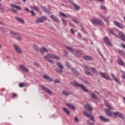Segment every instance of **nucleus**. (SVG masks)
<instances>
[{"instance_id":"obj_46","label":"nucleus","mask_w":125,"mask_h":125,"mask_svg":"<svg viewBox=\"0 0 125 125\" xmlns=\"http://www.w3.org/2000/svg\"><path fill=\"white\" fill-rule=\"evenodd\" d=\"M86 123L88 125H94V124H93V123H92L91 122H89V121H88V120L86 121Z\"/></svg>"},{"instance_id":"obj_63","label":"nucleus","mask_w":125,"mask_h":125,"mask_svg":"<svg viewBox=\"0 0 125 125\" xmlns=\"http://www.w3.org/2000/svg\"><path fill=\"white\" fill-rule=\"evenodd\" d=\"M13 96L14 97H16V96H17V94H14L13 95Z\"/></svg>"},{"instance_id":"obj_17","label":"nucleus","mask_w":125,"mask_h":125,"mask_svg":"<svg viewBox=\"0 0 125 125\" xmlns=\"http://www.w3.org/2000/svg\"><path fill=\"white\" fill-rule=\"evenodd\" d=\"M100 16L101 17L102 19L104 20L106 23H109V17H106L104 15L102 14H99Z\"/></svg>"},{"instance_id":"obj_8","label":"nucleus","mask_w":125,"mask_h":125,"mask_svg":"<svg viewBox=\"0 0 125 125\" xmlns=\"http://www.w3.org/2000/svg\"><path fill=\"white\" fill-rule=\"evenodd\" d=\"M10 33L11 35H12V36L15 38V39L17 40V41H21L22 40V37L20 34L12 31H11Z\"/></svg>"},{"instance_id":"obj_29","label":"nucleus","mask_w":125,"mask_h":125,"mask_svg":"<svg viewBox=\"0 0 125 125\" xmlns=\"http://www.w3.org/2000/svg\"><path fill=\"white\" fill-rule=\"evenodd\" d=\"M20 68L23 71V72H29V70L27 69L26 67H25L24 66L22 65H20Z\"/></svg>"},{"instance_id":"obj_64","label":"nucleus","mask_w":125,"mask_h":125,"mask_svg":"<svg viewBox=\"0 0 125 125\" xmlns=\"http://www.w3.org/2000/svg\"><path fill=\"white\" fill-rule=\"evenodd\" d=\"M6 58L7 59H10V57H9V56H7V57H6Z\"/></svg>"},{"instance_id":"obj_18","label":"nucleus","mask_w":125,"mask_h":125,"mask_svg":"<svg viewBox=\"0 0 125 125\" xmlns=\"http://www.w3.org/2000/svg\"><path fill=\"white\" fill-rule=\"evenodd\" d=\"M100 120L102 121V122H104V123H107L108 122L110 121V120L109 119L105 118L104 117L100 115L99 117Z\"/></svg>"},{"instance_id":"obj_28","label":"nucleus","mask_w":125,"mask_h":125,"mask_svg":"<svg viewBox=\"0 0 125 125\" xmlns=\"http://www.w3.org/2000/svg\"><path fill=\"white\" fill-rule=\"evenodd\" d=\"M11 7H12V8H16V9H18V10H21V7L20 6L16 5L14 4H11Z\"/></svg>"},{"instance_id":"obj_44","label":"nucleus","mask_w":125,"mask_h":125,"mask_svg":"<svg viewBox=\"0 0 125 125\" xmlns=\"http://www.w3.org/2000/svg\"><path fill=\"white\" fill-rule=\"evenodd\" d=\"M118 52L119 54H121V55H124L125 54V52L121 50H119Z\"/></svg>"},{"instance_id":"obj_23","label":"nucleus","mask_w":125,"mask_h":125,"mask_svg":"<svg viewBox=\"0 0 125 125\" xmlns=\"http://www.w3.org/2000/svg\"><path fill=\"white\" fill-rule=\"evenodd\" d=\"M66 106L68 107L71 110H73V111H75V110H76V107L69 103L66 104Z\"/></svg>"},{"instance_id":"obj_47","label":"nucleus","mask_w":125,"mask_h":125,"mask_svg":"<svg viewBox=\"0 0 125 125\" xmlns=\"http://www.w3.org/2000/svg\"><path fill=\"white\" fill-rule=\"evenodd\" d=\"M98 52L99 54H100V55L101 56V57H102V58H103L104 59V56L102 54V53H101V52H100V51H98Z\"/></svg>"},{"instance_id":"obj_26","label":"nucleus","mask_w":125,"mask_h":125,"mask_svg":"<svg viewBox=\"0 0 125 125\" xmlns=\"http://www.w3.org/2000/svg\"><path fill=\"white\" fill-rule=\"evenodd\" d=\"M83 59L86 60V61H90L92 59L90 56H83Z\"/></svg>"},{"instance_id":"obj_21","label":"nucleus","mask_w":125,"mask_h":125,"mask_svg":"<svg viewBox=\"0 0 125 125\" xmlns=\"http://www.w3.org/2000/svg\"><path fill=\"white\" fill-rule=\"evenodd\" d=\"M91 70L92 71L93 74H94L96 76H98V71L96 70V68L93 67H91L90 68Z\"/></svg>"},{"instance_id":"obj_27","label":"nucleus","mask_w":125,"mask_h":125,"mask_svg":"<svg viewBox=\"0 0 125 125\" xmlns=\"http://www.w3.org/2000/svg\"><path fill=\"white\" fill-rule=\"evenodd\" d=\"M114 23L115 24V25H116V26H117L119 28H121V29H123V25H122V24H121V23L117 21H114Z\"/></svg>"},{"instance_id":"obj_19","label":"nucleus","mask_w":125,"mask_h":125,"mask_svg":"<svg viewBox=\"0 0 125 125\" xmlns=\"http://www.w3.org/2000/svg\"><path fill=\"white\" fill-rule=\"evenodd\" d=\"M62 94L65 96H69V95H72V94H73V92L70 91H63L62 92Z\"/></svg>"},{"instance_id":"obj_50","label":"nucleus","mask_w":125,"mask_h":125,"mask_svg":"<svg viewBox=\"0 0 125 125\" xmlns=\"http://www.w3.org/2000/svg\"><path fill=\"white\" fill-rule=\"evenodd\" d=\"M34 65L36 66V67H40V64L38 63L37 62H35Z\"/></svg>"},{"instance_id":"obj_61","label":"nucleus","mask_w":125,"mask_h":125,"mask_svg":"<svg viewBox=\"0 0 125 125\" xmlns=\"http://www.w3.org/2000/svg\"><path fill=\"white\" fill-rule=\"evenodd\" d=\"M25 10H26V11H28V12H29V13H30V12L31 11H29V9H28V8H25Z\"/></svg>"},{"instance_id":"obj_7","label":"nucleus","mask_w":125,"mask_h":125,"mask_svg":"<svg viewBox=\"0 0 125 125\" xmlns=\"http://www.w3.org/2000/svg\"><path fill=\"white\" fill-rule=\"evenodd\" d=\"M92 24H95L96 25H100V26H102L104 24V22L102 20L98 19H93L90 20Z\"/></svg>"},{"instance_id":"obj_1","label":"nucleus","mask_w":125,"mask_h":125,"mask_svg":"<svg viewBox=\"0 0 125 125\" xmlns=\"http://www.w3.org/2000/svg\"><path fill=\"white\" fill-rule=\"evenodd\" d=\"M84 108L86 111H87V112H84L83 115L87 118H90V121H92V122L95 123V120H94V117H93L92 112V111H93V108L91 107V105L89 104H85L84 106Z\"/></svg>"},{"instance_id":"obj_6","label":"nucleus","mask_w":125,"mask_h":125,"mask_svg":"<svg viewBox=\"0 0 125 125\" xmlns=\"http://www.w3.org/2000/svg\"><path fill=\"white\" fill-rule=\"evenodd\" d=\"M56 64L57 66V67L59 68V69H55V71L58 74H60V73H63L64 71L63 70V69H64V66L61 64V63L57 62H56Z\"/></svg>"},{"instance_id":"obj_4","label":"nucleus","mask_w":125,"mask_h":125,"mask_svg":"<svg viewBox=\"0 0 125 125\" xmlns=\"http://www.w3.org/2000/svg\"><path fill=\"white\" fill-rule=\"evenodd\" d=\"M109 32L111 34V35H113V36H115L116 38H118V39H121V40H122L123 42H125V33L123 32H122L121 31L119 32L118 35L119 36L115 33H114V31H113V30L109 29Z\"/></svg>"},{"instance_id":"obj_15","label":"nucleus","mask_w":125,"mask_h":125,"mask_svg":"<svg viewBox=\"0 0 125 125\" xmlns=\"http://www.w3.org/2000/svg\"><path fill=\"white\" fill-rule=\"evenodd\" d=\"M41 9L44 12H46V13H48V14H52V13L51 11L49 10L47 8H46V7L43 6H41Z\"/></svg>"},{"instance_id":"obj_33","label":"nucleus","mask_w":125,"mask_h":125,"mask_svg":"<svg viewBox=\"0 0 125 125\" xmlns=\"http://www.w3.org/2000/svg\"><path fill=\"white\" fill-rule=\"evenodd\" d=\"M118 63L121 66H125V62L122 60H119L118 61Z\"/></svg>"},{"instance_id":"obj_37","label":"nucleus","mask_w":125,"mask_h":125,"mask_svg":"<svg viewBox=\"0 0 125 125\" xmlns=\"http://www.w3.org/2000/svg\"><path fill=\"white\" fill-rule=\"evenodd\" d=\"M60 14L62 16V17H64V18H68V17L66 15V14L62 13V12H60Z\"/></svg>"},{"instance_id":"obj_43","label":"nucleus","mask_w":125,"mask_h":125,"mask_svg":"<svg viewBox=\"0 0 125 125\" xmlns=\"http://www.w3.org/2000/svg\"><path fill=\"white\" fill-rule=\"evenodd\" d=\"M19 86L20 87H24V86H25V83H19Z\"/></svg>"},{"instance_id":"obj_48","label":"nucleus","mask_w":125,"mask_h":125,"mask_svg":"<svg viewBox=\"0 0 125 125\" xmlns=\"http://www.w3.org/2000/svg\"><path fill=\"white\" fill-rule=\"evenodd\" d=\"M55 83H60V80L58 79H56L54 80Z\"/></svg>"},{"instance_id":"obj_38","label":"nucleus","mask_w":125,"mask_h":125,"mask_svg":"<svg viewBox=\"0 0 125 125\" xmlns=\"http://www.w3.org/2000/svg\"><path fill=\"white\" fill-rule=\"evenodd\" d=\"M63 112H64V113H66V114H67V115H69L70 114V111H69V110H68V109H67V108H66V107H63Z\"/></svg>"},{"instance_id":"obj_57","label":"nucleus","mask_w":125,"mask_h":125,"mask_svg":"<svg viewBox=\"0 0 125 125\" xmlns=\"http://www.w3.org/2000/svg\"><path fill=\"white\" fill-rule=\"evenodd\" d=\"M70 31L72 33V34H73V35L74 34H75V32L74 31V30H73V29H71Z\"/></svg>"},{"instance_id":"obj_49","label":"nucleus","mask_w":125,"mask_h":125,"mask_svg":"<svg viewBox=\"0 0 125 125\" xmlns=\"http://www.w3.org/2000/svg\"><path fill=\"white\" fill-rule=\"evenodd\" d=\"M83 82L85 83L86 84H90V83H89V82H88V81H86V80H84L83 81Z\"/></svg>"},{"instance_id":"obj_45","label":"nucleus","mask_w":125,"mask_h":125,"mask_svg":"<svg viewBox=\"0 0 125 125\" xmlns=\"http://www.w3.org/2000/svg\"><path fill=\"white\" fill-rule=\"evenodd\" d=\"M32 8L33 9L36 10V11H39V7H38L37 6H33Z\"/></svg>"},{"instance_id":"obj_41","label":"nucleus","mask_w":125,"mask_h":125,"mask_svg":"<svg viewBox=\"0 0 125 125\" xmlns=\"http://www.w3.org/2000/svg\"><path fill=\"white\" fill-rule=\"evenodd\" d=\"M29 13H31L32 16H36V15H37V14L34 12V11L33 10L30 11Z\"/></svg>"},{"instance_id":"obj_5","label":"nucleus","mask_w":125,"mask_h":125,"mask_svg":"<svg viewBox=\"0 0 125 125\" xmlns=\"http://www.w3.org/2000/svg\"><path fill=\"white\" fill-rule=\"evenodd\" d=\"M105 105L107 108L104 110V113L107 115V116H109V117H113V113H112V111H111V110H114V108L110 104L105 103Z\"/></svg>"},{"instance_id":"obj_31","label":"nucleus","mask_w":125,"mask_h":125,"mask_svg":"<svg viewBox=\"0 0 125 125\" xmlns=\"http://www.w3.org/2000/svg\"><path fill=\"white\" fill-rule=\"evenodd\" d=\"M48 51L45 49L44 47H42V48L40 49V52L42 54H43L44 52H47Z\"/></svg>"},{"instance_id":"obj_11","label":"nucleus","mask_w":125,"mask_h":125,"mask_svg":"<svg viewBox=\"0 0 125 125\" xmlns=\"http://www.w3.org/2000/svg\"><path fill=\"white\" fill-rule=\"evenodd\" d=\"M113 116H115V117H118L120 119H122L124 120L125 119V115L123 114V113L119 112H115L113 113Z\"/></svg>"},{"instance_id":"obj_53","label":"nucleus","mask_w":125,"mask_h":125,"mask_svg":"<svg viewBox=\"0 0 125 125\" xmlns=\"http://www.w3.org/2000/svg\"><path fill=\"white\" fill-rule=\"evenodd\" d=\"M0 31L2 33H4V29L2 27H0Z\"/></svg>"},{"instance_id":"obj_32","label":"nucleus","mask_w":125,"mask_h":125,"mask_svg":"<svg viewBox=\"0 0 125 125\" xmlns=\"http://www.w3.org/2000/svg\"><path fill=\"white\" fill-rule=\"evenodd\" d=\"M33 48L36 51H40V49L39 48V46L36 44H33Z\"/></svg>"},{"instance_id":"obj_34","label":"nucleus","mask_w":125,"mask_h":125,"mask_svg":"<svg viewBox=\"0 0 125 125\" xmlns=\"http://www.w3.org/2000/svg\"><path fill=\"white\" fill-rule=\"evenodd\" d=\"M62 21V23L64 26H67V23H68V20H66L63 18L61 19Z\"/></svg>"},{"instance_id":"obj_54","label":"nucleus","mask_w":125,"mask_h":125,"mask_svg":"<svg viewBox=\"0 0 125 125\" xmlns=\"http://www.w3.org/2000/svg\"><path fill=\"white\" fill-rule=\"evenodd\" d=\"M63 52H64V53H65V54H69V52H68L67 50H63Z\"/></svg>"},{"instance_id":"obj_42","label":"nucleus","mask_w":125,"mask_h":125,"mask_svg":"<svg viewBox=\"0 0 125 125\" xmlns=\"http://www.w3.org/2000/svg\"><path fill=\"white\" fill-rule=\"evenodd\" d=\"M72 20L73 22H74V23H76V24H78L79 23V20L77 19V18H73Z\"/></svg>"},{"instance_id":"obj_62","label":"nucleus","mask_w":125,"mask_h":125,"mask_svg":"<svg viewBox=\"0 0 125 125\" xmlns=\"http://www.w3.org/2000/svg\"><path fill=\"white\" fill-rule=\"evenodd\" d=\"M121 46H122V47H123L125 49V45L124 44H121Z\"/></svg>"},{"instance_id":"obj_30","label":"nucleus","mask_w":125,"mask_h":125,"mask_svg":"<svg viewBox=\"0 0 125 125\" xmlns=\"http://www.w3.org/2000/svg\"><path fill=\"white\" fill-rule=\"evenodd\" d=\"M73 53L75 55H77V56H82L83 55V53L80 51H75Z\"/></svg>"},{"instance_id":"obj_16","label":"nucleus","mask_w":125,"mask_h":125,"mask_svg":"<svg viewBox=\"0 0 125 125\" xmlns=\"http://www.w3.org/2000/svg\"><path fill=\"white\" fill-rule=\"evenodd\" d=\"M50 18L52 19L53 21H54L55 22H57L58 23H59V22H60V20H59V19H58V18H57L55 15H51Z\"/></svg>"},{"instance_id":"obj_20","label":"nucleus","mask_w":125,"mask_h":125,"mask_svg":"<svg viewBox=\"0 0 125 125\" xmlns=\"http://www.w3.org/2000/svg\"><path fill=\"white\" fill-rule=\"evenodd\" d=\"M71 70L74 75H76V76H80V72H79L76 68L72 67L71 68Z\"/></svg>"},{"instance_id":"obj_52","label":"nucleus","mask_w":125,"mask_h":125,"mask_svg":"<svg viewBox=\"0 0 125 125\" xmlns=\"http://www.w3.org/2000/svg\"><path fill=\"white\" fill-rule=\"evenodd\" d=\"M89 70H90V68H89V67L88 66L85 67V71H88Z\"/></svg>"},{"instance_id":"obj_36","label":"nucleus","mask_w":125,"mask_h":125,"mask_svg":"<svg viewBox=\"0 0 125 125\" xmlns=\"http://www.w3.org/2000/svg\"><path fill=\"white\" fill-rule=\"evenodd\" d=\"M67 49H68V50H69V51H70L71 52H74L75 51H74V49L73 48H72V47H70V46H66L65 47Z\"/></svg>"},{"instance_id":"obj_39","label":"nucleus","mask_w":125,"mask_h":125,"mask_svg":"<svg viewBox=\"0 0 125 125\" xmlns=\"http://www.w3.org/2000/svg\"><path fill=\"white\" fill-rule=\"evenodd\" d=\"M73 5L76 10H79L80 9V6L76 3H73Z\"/></svg>"},{"instance_id":"obj_58","label":"nucleus","mask_w":125,"mask_h":125,"mask_svg":"<svg viewBox=\"0 0 125 125\" xmlns=\"http://www.w3.org/2000/svg\"><path fill=\"white\" fill-rule=\"evenodd\" d=\"M12 10L13 11V12H15V13H16L17 12V11L14 9H12Z\"/></svg>"},{"instance_id":"obj_60","label":"nucleus","mask_w":125,"mask_h":125,"mask_svg":"<svg viewBox=\"0 0 125 125\" xmlns=\"http://www.w3.org/2000/svg\"><path fill=\"white\" fill-rule=\"evenodd\" d=\"M66 65L67 67H68V68H70V67H71V66H70V64L68 63H67L66 64Z\"/></svg>"},{"instance_id":"obj_3","label":"nucleus","mask_w":125,"mask_h":125,"mask_svg":"<svg viewBox=\"0 0 125 125\" xmlns=\"http://www.w3.org/2000/svg\"><path fill=\"white\" fill-rule=\"evenodd\" d=\"M44 58L45 59H46L50 64H53V61L51 60H49L50 59H55V60H59L60 59V57L58 56L54 55L51 54H48L44 56Z\"/></svg>"},{"instance_id":"obj_14","label":"nucleus","mask_w":125,"mask_h":125,"mask_svg":"<svg viewBox=\"0 0 125 125\" xmlns=\"http://www.w3.org/2000/svg\"><path fill=\"white\" fill-rule=\"evenodd\" d=\"M13 47L15 50H16V51H17L18 53H19L20 54H21V53H22V50H21V48H20V47H19V46H18L17 45L14 44Z\"/></svg>"},{"instance_id":"obj_35","label":"nucleus","mask_w":125,"mask_h":125,"mask_svg":"<svg viewBox=\"0 0 125 125\" xmlns=\"http://www.w3.org/2000/svg\"><path fill=\"white\" fill-rule=\"evenodd\" d=\"M112 77H113L115 82H116L117 83H121V82H120V81H119V80L116 78V77H115V75L114 74H111Z\"/></svg>"},{"instance_id":"obj_24","label":"nucleus","mask_w":125,"mask_h":125,"mask_svg":"<svg viewBox=\"0 0 125 125\" xmlns=\"http://www.w3.org/2000/svg\"><path fill=\"white\" fill-rule=\"evenodd\" d=\"M43 78L44 79V80H47L49 81V82H53V79H52V78H51L48 75H44Z\"/></svg>"},{"instance_id":"obj_40","label":"nucleus","mask_w":125,"mask_h":125,"mask_svg":"<svg viewBox=\"0 0 125 125\" xmlns=\"http://www.w3.org/2000/svg\"><path fill=\"white\" fill-rule=\"evenodd\" d=\"M85 73L87 76H92V74H91V72L90 71L85 70Z\"/></svg>"},{"instance_id":"obj_2","label":"nucleus","mask_w":125,"mask_h":125,"mask_svg":"<svg viewBox=\"0 0 125 125\" xmlns=\"http://www.w3.org/2000/svg\"><path fill=\"white\" fill-rule=\"evenodd\" d=\"M73 84L74 86H75V87H81L83 91H84V92H88L89 95H91V97H92V98H93V99H95V100H96V99H97V96H96L95 93L91 91L89 92L88 90L85 88V87L84 86V85L81 84L76 82H74Z\"/></svg>"},{"instance_id":"obj_22","label":"nucleus","mask_w":125,"mask_h":125,"mask_svg":"<svg viewBox=\"0 0 125 125\" xmlns=\"http://www.w3.org/2000/svg\"><path fill=\"white\" fill-rule=\"evenodd\" d=\"M15 19L22 24H24L25 23V21H24V20L22 18H21L20 17H16Z\"/></svg>"},{"instance_id":"obj_9","label":"nucleus","mask_w":125,"mask_h":125,"mask_svg":"<svg viewBox=\"0 0 125 125\" xmlns=\"http://www.w3.org/2000/svg\"><path fill=\"white\" fill-rule=\"evenodd\" d=\"M47 20V17L46 16H43L37 19L36 20V23H42V22H44V21Z\"/></svg>"},{"instance_id":"obj_55","label":"nucleus","mask_w":125,"mask_h":125,"mask_svg":"<svg viewBox=\"0 0 125 125\" xmlns=\"http://www.w3.org/2000/svg\"><path fill=\"white\" fill-rule=\"evenodd\" d=\"M97 0L98 1H100V2H101L102 3H103V2H104V1L105 0Z\"/></svg>"},{"instance_id":"obj_56","label":"nucleus","mask_w":125,"mask_h":125,"mask_svg":"<svg viewBox=\"0 0 125 125\" xmlns=\"http://www.w3.org/2000/svg\"><path fill=\"white\" fill-rule=\"evenodd\" d=\"M95 92L98 95H100V92H98V91H95Z\"/></svg>"},{"instance_id":"obj_25","label":"nucleus","mask_w":125,"mask_h":125,"mask_svg":"<svg viewBox=\"0 0 125 125\" xmlns=\"http://www.w3.org/2000/svg\"><path fill=\"white\" fill-rule=\"evenodd\" d=\"M100 8L102 9V10H103L104 13L106 14L107 13V11L108 9H107V7L104 5H101Z\"/></svg>"},{"instance_id":"obj_13","label":"nucleus","mask_w":125,"mask_h":125,"mask_svg":"<svg viewBox=\"0 0 125 125\" xmlns=\"http://www.w3.org/2000/svg\"><path fill=\"white\" fill-rule=\"evenodd\" d=\"M104 42L106 45H108V46H112V43H111V42H110V40H109V38H108V37H104Z\"/></svg>"},{"instance_id":"obj_12","label":"nucleus","mask_w":125,"mask_h":125,"mask_svg":"<svg viewBox=\"0 0 125 125\" xmlns=\"http://www.w3.org/2000/svg\"><path fill=\"white\" fill-rule=\"evenodd\" d=\"M100 74L101 77L105 79V80H107L108 81L110 80V77H109V75H108V74L100 72Z\"/></svg>"},{"instance_id":"obj_59","label":"nucleus","mask_w":125,"mask_h":125,"mask_svg":"<svg viewBox=\"0 0 125 125\" xmlns=\"http://www.w3.org/2000/svg\"><path fill=\"white\" fill-rule=\"evenodd\" d=\"M69 1L70 3H72V4H74V3H75L73 2V0H70V1Z\"/></svg>"},{"instance_id":"obj_51","label":"nucleus","mask_w":125,"mask_h":125,"mask_svg":"<svg viewBox=\"0 0 125 125\" xmlns=\"http://www.w3.org/2000/svg\"><path fill=\"white\" fill-rule=\"evenodd\" d=\"M74 121L75 123H79V119H78V117H75L74 119Z\"/></svg>"},{"instance_id":"obj_10","label":"nucleus","mask_w":125,"mask_h":125,"mask_svg":"<svg viewBox=\"0 0 125 125\" xmlns=\"http://www.w3.org/2000/svg\"><path fill=\"white\" fill-rule=\"evenodd\" d=\"M40 87H41L43 90H44L46 91L48 94H49V95H51L52 94V91L50 90V89H48V88L43 86V85L40 84L39 85Z\"/></svg>"}]
</instances>
